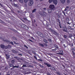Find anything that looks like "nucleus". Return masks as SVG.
Returning <instances> with one entry per match:
<instances>
[{"mask_svg":"<svg viewBox=\"0 0 75 75\" xmlns=\"http://www.w3.org/2000/svg\"><path fill=\"white\" fill-rule=\"evenodd\" d=\"M44 64L48 67H50V69H51V70H52V71H56V69H55V68L53 67H51V65L47 63H44Z\"/></svg>","mask_w":75,"mask_h":75,"instance_id":"nucleus-1","label":"nucleus"},{"mask_svg":"<svg viewBox=\"0 0 75 75\" xmlns=\"http://www.w3.org/2000/svg\"><path fill=\"white\" fill-rule=\"evenodd\" d=\"M33 3H34L33 0H30L28 3V5L29 6H31L33 4Z\"/></svg>","mask_w":75,"mask_h":75,"instance_id":"nucleus-2","label":"nucleus"},{"mask_svg":"<svg viewBox=\"0 0 75 75\" xmlns=\"http://www.w3.org/2000/svg\"><path fill=\"white\" fill-rule=\"evenodd\" d=\"M37 34L40 37H41L42 38H44V35L42 34V33H41L40 32H38Z\"/></svg>","mask_w":75,"mask_h":75,"instance_id":"nucleus-3","label":"nucleus"},{"mask_svg":"<svg viewBox=\"0 0 75 75\" xmlns=\"http://www.w3.org/2000/svg\"><path fill=\"white\" fill-rule=\"evenodd\" d=\"M49 8L54 10L55 9V6L54 5H50L49 6Z\"/></svg>","mask_w":75,"mask_h":75,"instance_id":"nucleus-4","label":"nucleus"},{"mask_svg":"<svg viewBox=\"0 0 75 75\" xmlns=\"http://www.w3.org/2000/svg\"><path fill=\"white\" fill-rule=\"evenodd\" d=\"M51 31L53 33V34L54 35H59L58 33L56 32V31H55L52 30V29L51 30Z\"/></svg>","mask_w":75,"mask_h":75,"instance_id":"nucleus-5","label":"nucleus"},{"mask_svg":"<svg viewBox=\"0 0 75 75\" xmlns=\"http://www.w3.org/2000/svg\"><path fill=\"white\" fill-rule=\"evenodd\" d=\"M23 28H24L27 30H28L29 29V28L25 25H23Z\"/></svg>","mask_w":75,"mask_h":75,"instance_id":"nucleus-6","label":"nucleus"},{"mask_svg":"<svg viewBox=\"0 0 75 75\" xmlns=\"http://www.w3.org/2000/svg\"><path fill=\"white\" fill-rule=\"evenodd\" d=\"M59 53H57V54H58V55H63V53H62L63 52V50H60L59 51Z\"/></svg>","mask_w":75,"mask_h":75,"instance_id":"nucleus-7","label":"nucleus"},{"mask_svg":"<svg viewBox=\"0 0 75 75\" xmlns=\"http://www.w3.org/2000/svg\"><path fill=\"white\" fill-rule=\"evenodd\" d=\"M53 2L54 4L55 5H57V3H58V0H53Z\"/></svg>","mask_w":75,"mask_h":75,"instance_id":"nucleus-8","label":"nucleus"},{"mask_svg":"<svg viewBox=\"0 0 75 75\" xmlns=\"http://www.w3.org/2000/svg\"><path fill=\"white\" fill-rule=\"evenodd\" d=\"M63 31L66 33H68L67 31V28H66L65 27H64L63 29Z\"/></svg>","mask_w":75,"mask_h":75,"instance_id":"nucleus-9","label":"nucleus"},{"mask_svg":"<svg viewBox=\"0 0 75 75\" xmlns=\"http://www.w3.org/2000/svg\"><path fill=\"white\" fill-rule=\"evenodd\" d=\"M5 55L6 56V59H8L9 58H10V55H8V54H6Z\"/></svg>","mask_w":75,"mask_h":75,"instance_id":"nucleus-10","label":"nucleus"},{"mask_svg":"<svg viewBox=\"0 0 75 75\" xmlns=\"http://www.w3.org/2000/svg\"><path fill=\"white\" fill-rule=\"evenodd\" d=\"M72 52L73 54L72 56H73V58H75V53L74 52L73 50H72Z\"/></svg>","mask_w":75,"mask_h":75,"instance_id":"nucleus-11","label":"nucleus"},{"mask_svg":"<svg viewBox=\"0 0 75 75\" xmlns=\"http://www.w3.org/2000/svg\"><path fill=\"white\" fill-rule=\"evenodd\" d=\"M65 1H66V0H60V1L62 4H64Z\"/></svg>","mask_w":75,"mask_h":75,"instance_id":"nucleus-12","label":"nucleus"},{"mask_svg":"<svg viewBox=\"0 0 75 75\" xmlns=\"http://www.w3.org/2000/svg\"><path fill=\"white\" fill-rule=\"evenodd\" d=\"M48 13H51L52 12V10L51 9H47Z\"/></svg>","mask_w":75,"mask_h":75,"instance_id":"nucleus-13","label":"nucleus"},{"mask_svg":"<svg viewBox=\"0 0 75 75\" xmlns=\"http://www.w3.org/2000/svg\"><path fill=\"white\" fill-rule=\"evenodd\" d=\"M43 41L46 44L48 43V41H47V40H46L45 39H44L43 40Z\"/></svg>","mask_w":75,"mask_h":75,"instance_id":"nucleus-14","label":"nucleus"},{"mask_svg":"<svg viewBox=\"0 0 75 75\" xmlns=\"http://www.w3.org/2000/svg\"><path fill=\"white\" fill-rule=\"evenodd\" d=\"M39 45H40V46L42 47H44V45H43V44L42 43H39Z\"/></svg>","mask_w":75,"mask_h":75,"instance_id":"nucleus-15","label":"nucleus"},{"mask_svg":"<svg viewBox=\"0 0 75 75\" xmlns=\"http://www.w3.org/2000/svg\"><path fill=\"white\" fill-rule=\"evenodd\" d=\"M11 51L12 52H13V53H14L15 54L17 53V52L15 50H12Z\"/></svg>","mask_w":75,"mask_h":75,"instance_id":"nucleus-16","label":"nucleus"},{"mask_svg":"<svg viewBox=\"0 0 75 75\" xmlns=\"http://www.w3.org/2000/svg\"><path fill=\"white\" fill-rule=\"evenodd\" d=\"M1 47L2 48H5V46L3 45H1Z\"/></svg>","mask_w":75,"mask_h":75,"instance_id":"nucleus-17","label":"nucleus"},{"mask_svg":"<svg viewBox=\"0 0 75 75\" xmlns=\"http://www.w3.org/2000/svg\"><path fill=\"white\" fill-rule=\"evenodd\" d=\"M42 13L43 14L45 15V16H46L47 15V13H46L43 10L42 11Z\"/></svg>","mask_w":75,"mask_h":75,"instance_id":"nucleus-18","label":"nucleus"},{"mask_svg":"<svg viewBox=\"0 0 75 75\" xmlns=\"http://www.w3.org/2000/svg\"><path fill=\"white\" fill-rule=\"evenodd\" d=\"M68 29L71 30H72L74 29V28H72L70 26H69L68 27Z\"/></svg>","mask_w":75,"mask_h":75,"instance_id":"nucleus-19","label":"nucleus"},{"mask_svg":"<svg viewBox=\"0 0 75 75\" xmlns=\"http://www.w3.org/2000/svg\"><path fill=\"white\" fill-rule=\"evenodd\" d=\"M19 1L20 2V3H23L24 1L23 0H19Z\"/></svg>","mask_w":75,"mask_h":75,"instance_id":"nucleus-20","label":"nucleus"},{"mask_svg":"<svg viewBox=\"0 0 75 75\" xmlns=\"http://www.w3.org/2000/svg\"><path fill=\"white\" fill-rule=\"evenodd\" d=\"M72 34H70L69 35V38H71L72 39Z\"/></svg>","mask_w":75,"mask_h":75,"instance_id":"nucleus-21","label":"nucleus"},{"mask_svg":"<svg viewBox=\"0 0 75 75\" xmlns=\"http://www.w3.org/2000/svg\"><path fill=\"white\" fill-rule=\"evenodd\" d=\"M47 40L49 42H52V40H51V39L50 38H49L47 39Z\"/></svg>","mask_w":75,"mask_h":75,"instance_id":"nucleus-22","label":"nucleus"},{"mask_svg":"<svg viewBox=\"0 0 75 75\" xmlns=\"http://www.w3.org/2000/svg\"><path fill=\"white\" fill-rule=\"evenodd\" d=\"M67 4H69L71 2V1L69 0H67Z\"/></svg>","mask_w":75,"mask_h":75,"instance_id":"nucleus-23","label":"nucleus"},{"mask_svg":"<svg viewBox=\"0 0 75 75\" xmlns=\"http://www.w3.org/2000/svg\"><path fill=\"white\" fill-rule=\"evenodd\" d=\"M36 9H34V10H33L32 11V13H33L34 12H35L36 11Z\"/></svg>","mask_w":75,"mask_h":75,"instance_id":"nucleus-24","label":"nucleus"},{"mask_svg":"<svg viewBox=\"0 0 75 75\" xmlns=\"http://www.w3.org/2000/svg\"><path fill=\"white\" fill-rule=\"evenodd\" d=\"M39 13L40 15H41V16H42L43 15V14H42V12L40 11Z\"/></svg>","mask_w":75,"mask_h":75,"instance_id":"nucleus-25","label":"nucleus"},{"mask_svg":"<svg viewBox=\"0 0 75 75\" xmlns=\"http://www.w3.org/2000/svg\"><path fill=\"white\" fill-rule=\"evenodd\" d=\"M22 67H28V66H27L25 64H23V66H22Z\"/></svg>","mask_w":75,"mask_h":75,"instance_id":"nucleus-26","label":"nucleus"},{"mask_svg":"<svg viewBox=\"0 0 75 75\" xmlns=\"http://www.w3.org/2000/svg\"><path fill=\"white\" fill-rule=\"evenodd\" d=\"M3 41H4V42H9V41H8V40H3Z\"/></svg>","mask_w":75,"mask_h":75,"instance_id":"nucleus-27","label":"nucleus"},{"mask_svg":"<svg viewBox=\"0 0 75 75\" xmlns=\"http://www.w3.org/2000/svg\"><path fill=\"white\" fill-rule=\"evenodd\" d=\"M32 52L35 55H37V54L34 51H32Z\"/></svg>","mask_w":75,"mask_h":75,"instance_id":"nucleus-28","label":"nucleus"},{"mask_svg":"<svg viewBox=\"0 0 75 75\" xmlns=\"http://www.w3.org/2000/svg\"><path fill=\"white\" fill-rule=\"evenodd\" d=\"M53 0H49V3H51L53 1Z\"/></svg>","mask_w":75,"mask_h":75,"instance_id":"nucleus-29","label":"nucleus"},{"mask_svg":"<svg viewBox=\"0 0 75 75\" xmlns=\"http://www.w3.org/2000/svg\"><path fill=\"white\" fill-rule=\"evenodd\" d=\"M11 62L12 63V64H14V62H15V61L14 60H12L11 61Z\"/></svg>","mask_w":75,"mask_h":75,"instance_id":"nucleus-30","label":"nucleus"},{"mask_svg":"<svg viewBox=\"0 0 75 75\" xmlns=\"http://www.w3.org/2000/svg\"><path fill=\"white\" fill-rule=\"evenodd\" d=\"M57 21L58 22V23H59V24H60V21H59V19H57Z\"/></svg>","mask_w":75,"mask_h":75,"instance_id":"nucleus-31","label":"nucleus"},{"mask_svg":"<svg viewBox=\"0 0 75 75\" xmlns=\"http://www.w3.org/2000/svg\"><path fill=\"white\" fill-rule=\"evenodd\" d=\"M13 40H14L17 41V39L15 37H13Z\"/></svg>","mask_w":75,"mask_h":75,"instance_id":"nucleus-32","label":"nucleus"},{"mask_svg":"<svg viewBox=\"0 0 75 75\" xmlns=\"http://www.w3.org/2000/svg\"><path fill=\"white\" fill-rule=\"evenodd\" d=\"M28 0H24V2L25 3H27V2H28Z\"/></svg>","mask_w":75,"mask_h":75,"instance_id":"nucleus-33","label":"nucleus"},{"mask_svg":"<svg viewBox=\"0 0 75 75\" xmlns=\"http://www.w3.org/2000/svg\"><path fill=\"white\" fill-rule=\"evenodd\" d=\"M64 37L65 38L67 39V35H64Z\"/></svg>","mask_w":75,"mask_h":75,"instance_id":"nucleus-34","label":"nucleus"},{"mask_svg":"<svg viewBox=\"0 0 75 75\" xmlns=\"http://www.w3.org/2000/svg\"><path fill=\"white\" fill-rule=\"evenodd\" d=\"M26 70L27 71H28L29 72H30V69H26Z\"/></svg>","mask_w":75,"mask_h":75,"instance_id":"nucleus-35","label":"nucleus"},{"mask_svg":"<svg viewBox=\"0 0 75 75\" xmlns=\"http://www.w3.org/2000/svg\"><path fill=\"white\" fill-rule=\"evenodd\" d=\"M56 74H58V75H61V74L58 72H56Z\"/></svg>","mask_w":75,"mask_h":75,"instance_id":"nucleus-36","label":"nucleus"},{"mask_svg":"<svg viewBox=\"0 0 75 75\" xmlns=\"http://www.w3.org/2000/svg\"><path fill=\"white\" fill-rule=\"evenodd\" d=\"M30 73H31V74H32V73H31V72H27L25 73V74H30Z\"/></svg>","mask_w":75,"mask_h":75,"instance_id":"nucleus-37","label":"nucleus"},{"mask_svg":"<svg viewBox=\"0 0 75 75\" xmlns=\"http://www.w3.org/2000/svg\"><path fill=\"white\" fill-rule=\"evenodd\" d=\"M54 47H56V48H58V46L57 45H54Z\"/></svg>","mask_w":75,"mask_h":75,"instance_id":"nucleus-38","label":"nucleus"},{"mask_svg":"<svg viewBox=\"0 0 75 75\" xmlns=\"http://www.w3.org/2000/svg\"><path fill=\"white\" fill-rule=\"evenodd\" d=\"M34 58L36 59V60H37V58L36 56H34Z\"/></svg>","mask_w":75,"mask_h":75,"instance_id":"nucleus-39","label":"nucleus"},{"mask_svg":"<svg viewBox=\"0 0 75 75\" xmlns=\"http://www.w3.org/2000/svg\"><path fill=\"white\" fill-rule=\"evenodd\" d=\"M33 64H37V62L35 61L33 62Z\"/></svg>","mask_w":75,"mask_h":75,"instance_id":"nucleus-40","label":"nucleus"},{"mask_svg":"<svg viewBox=\"0 0 75 75\" xmlns=\"http://www.w3.org/2000/svg\"><path fill=\"white\" fill-rule=\"evenodd\" d=\"M11 11L12 13H15L14 12V11H13V10L11 9Z\"/></svg>","mask_w":75,"mask_h":75,"instance_id":"nucleus-41","label":"nucleus"},{"mask_svg":"<svg viewBox=\"0 0 75 75\" xmlns=\"http://www.w3.org/2000/svg\"><path fill=\"white\" fill-rule=\"evenodd\" d=\"M14 43L15 44H18V43H16V42L15 41H14Z\"/></svg>","mask_w":75,"mask_h":75,"instance_id":"nucleus-42","label":"nucleus"},{"mask_svg":"<svg viewBox=\"0 0 75 75\" xmlns=\"http://www.w3.org/2000/svg\"><path fill=\"white\" fill-rule=\"evenodd\" d=\"M38 61H41V62H42V59H38Z\"/></svg>","mask_w":75,"mask_h":75,"instance_id":"nucleus-43","label":"nucleus"},{"mask_svg":"<svg viewBox=\"0 0 75 75\" xmlns=\"http://www.w3.org/2000/svg\"><path fill=\"white\" fill-rule=\"evenodd\" d=\"M40 65V67H41V68H44V66H42V65Z\"/></svg>","mask_w":75,"mask_h":75,"instance_id":"nucleus-44","label":"nucleus"},{"mask_svg":"<svg viewBox=\"0 0 75 75\" xmlns=\"http://www.w3.org/2000/svg\"><path fill=\"white\" fill-rule=\"evenodd\" d=\"M0 6H1V7H3V5L2 4H1V3H0Z\"/></svg>","mask_w":75,"mask_h":75,"instance_id":"nucleus-45","label":"nucleus"},{"mask_svg":"<svg viewBox=\"0 0 75 75\" xmlns=\"http://www.w3.org/2000/svg\"><path fill=\"white\" fill-rule=\"evenodd\" d=\"M24 47H26V48L27 49H28V47L27 46H26L25 45H24Z\"/></svg>","mask_w":75,"mask_h":75,"instance_id":"nucleus-46","label":"nucleus"},{"mask_svg":"<svg viewBox=\"0 0 75 75\" xmlns=\"http://www.w3.org/2000/svg\"><path fill=\"white\" fill-rule=\"evenodd\" d=\"M59 27L60 28H62V27H61V24L60 23L59 24Z\"/></svg>","mask_w":75,"mask_h":75,"instance_id":"nucleus-47","label":"nucleus"},{"mask_svg":"<svg viewBox=\"0 0 75 75\" xmlns=\"http://www.w3.org/2000/svg\"><path fill=\"white\" fill-rule=\"evenodd\" d=\"M28 41H30L31 42H33V41L32 40H31L30 39H28Z\"/></svg>","mask_w":75,"mask_h":75,"instance_id":"nucleus-48","label":"nucleus"},{"mask_svg":"<svg viewBox=\"0 0 75 75\" xmlns=\"http://www.w3.org/2000/svg\"><path fill=\"white\" fill-rule=\"evenodd\" d=\"M56 50H57V49H56V48L54 49H52V51H56Z\"/></svg>","mask_w":75,"mask_h":75,"instance_id":"nucleus-49","label":"nucleus"},{"mask_svg":"<svg viewBox=\"0 0 75 75\" xmlns=\"http://www.w3.org/2000/svg\"><path fill=\"white\" fill-rule=\"evenodd\" d=\"M10 66L11 67H13V64H10Z\"/></svg>","mask_w":75,"mask_h":75,"instance_id":"nucleus-50","label":"nucleus"},{"mask_svg":"<svg viewBox=\"0 0 75 75\" xmlns=\"http://www.w3.org/2000/svg\"><path fill=\"white\" fill-rule=\"evenodd\" d=\"M44 45H45V46L46 47H47V44H46V43H44Z\"/></svg>","mask_w":75,"mask_h":75,"instance_id":"nucleus-51","label":"nucleus"},{"mask_svg":"<svg viewBox=\"0 0 75 75\" xmlns=\"http://www.w3.org/2000/svg\"><path fill=\"white\" fill-rule=\"evenodd\" d=\"M11 44H12V45H14V44H13V42H11Z\"/></svg>","mask_w":75,"mask_h":75,"instance_id":"nucleus-52","label":"nucleus"},{"mask_svg":"<svg viewBox=\"0 0 75 75\" xmlns=\"http://www.w3.org/2000/svg\"><path fill=\"white\" fill-rule=\"evenodd\" d=\"M5 48H8V46H6V47H5Z\"/></svg>","mask_w":75,"mask_h":75,"instance_id":"nucleus-53","label":"nucleus"},{"mask_svg":"<svg viewBox=\"0 0 75 75\" xmlns=\"http://www.w3.org/2000/svg\"><path fill=\"white\" fill-rule=\"evenodd\" d=\"M14 6H15L16 7H17V5L15 4H14Z\"/></svg>","mask_w":75,"mask_h":75,"instance_id":"nucleus-54","label":"nucleus"},{"mask_svg":"<svg viewBox=\"0 0 75 75\" xmlns=\"http://www.w3.org/2000/svg\"><path fill=\"white\" fill-rule=\"evenodd\" d=\"M19 66H15V68H19Z\"/></svg>","mask_w":75,"mask_h":75,"instance_id":"nucleus-55","label":"nucleus"},{"mask_svg":"<svg viewBox=\"0 0 75 75\" xmlns=\"http://www.w3.org/2000/svg\"><path fill=\"white\" fill-rule=\"evenodd\" d=\"M66 20L67 21H68V20H69V18H66Z\"/></svg>","mask_w":75,"mask_h":75,"instance_id":"nucleus-56","label":"nucleus"},{"mask_svg":"<svg viewBox=\"0 0 75 75\" xmlns=\"http://www.w3.org/2000/svg\"><path fill=\"white\" fill-rule=\"evenodd\" d=\"M43 10H44L45 11V10H46V8H43Z\"/></svg>","mask_w":75,"mask_h":75,"instance_id":"nucleus-57","label":"nucleus"},{"mask_svg":"<svg viewBox=\"0 0 75 75\" xmlns=\"http://www.w3.org/2000/svg\"><path fill=\"white\" fill-rule=\"evenodd\" d=\"M73 51H75V49L74 48H73L72 49V51H73Z\"/></svg>","mask_w":75,"mask_h":75,"instance_id":"nucleus-58","label":"nucleus"},{"mask_svg":"<svg viewBox=\"0 0 75 75\" xmlns=\"http://www.w3.org/2000/svg\"><path fill=\"white\" fill-rule=\"evenodd\" d=\"M23 19H24V20H27V18H23Z\"/></svg>","mask_w":75,"mask_h":75,"instance_id":"nucleus-59","label":"nucleus"},{"mask_svg":"<svg viewBox=\"0 0 75 75\" xmlns=\"http://www.w3.org/2000/svg\"><path fill=\"white\" fill-rule=\"evenodd\" d=\"M47 75H51V74H50V73H47Z\"/></svg>","mask_w":75,"mask_h":75,"instance_id":"nucleus-60","label":"nucleus"},{"mask_svg":"<svg viewBox=\"0 0 75 75\" xmlns=\"http://www.w3.org/2000/svg\"><path fill=\"white\" fill-rule=\"evenodd\" d=\"M58 18H60V16H59V15H58Z\"/></svg>","mask_w":75,"mask_h":75,"instance_id":"nucleus-61","label":"nucleus"},{"mask_svg":"<svg viewBox=\"0 0 75 75\" xmlns=\"http://www.w3.org/2000/svg\"><path fill=\"white\" fill-rule=\"evenodd\" d=\"M14 58L17 59V57H16V56L15 57H14Z\"/></svg>","mask_w":75,"mask_h":75,"instance_id":"nucleus-62","label":"nucleus"},{"mask_svg":"<svg viewBox=\"0 0 75 75\" xmlns=\"http://www.w3.org/2000/svg\"><path fill=\"white\" fill-rule=\"evenodd\" d=\"M67 24H69V25H70L71 24V23H69V22H67Z\"/></svg>","mask_w":75,"mask_h":75,"instance_id":"nucleus-63","label":"nucleus"},{"mask_svg":"<svg viewBox=\"0 0 75 75\" xmlns=\"http://www.w3.org/2000/svg\"><path fill=\"white\" fill-rule=\"evenodd\" d=\"M63 46H64V47H66V46H65V44H63Z\"/></svg>","mask_w":75,"mask_h":75,"instance_id":"nucleus-64","label":"nucleus"}]
</instances>
